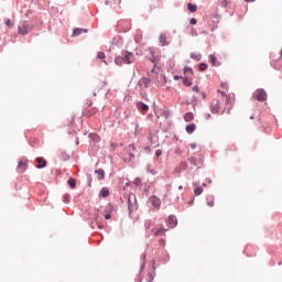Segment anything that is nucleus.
<instances>
[{"label":"nucleus","instance_id":"5701e85b","mask_svg":"<svg viewBox=\"0 0 282 282\" xmlns=\"http://www.w3.org/2000/svg\"><path fill=\"white\" fill-rule=\"evenodd\" d=\"M153 279H155V270L148 273V282H153Z\"/></svg>","mask_w":282,"mask_h":282},{"label":"nucleus","instance_id":"ea45409f","mask_svg":"<svg viewBox=\"0 0 282 282\" xmlns=\"http://www.w3.org/2000/svg\"><path fill=\"white\" fill-rule=\"evenodd\" d=\"M181 78L182 76H177V75L174 76V80H181Z\"/></svg>","mask_w":282,"mask_h":282},{"label":"nucleus","instance_id":"72a5a7b5","mask_svg":"<svg viewBox=\"0 0 282 282\" xmlns=\"http://www.w3.org/2000/svg\"><path fill=\"white\" fill-rule=\"evenodd\" d=\"M97 58H99V61H104V58H105V53H104V52H99V53L97 54Z\"/></svg>","mask_w":282,"mask_h":282},{"label":"nucleus","instance_id":"39448f33","mask_svg":"<svg viewBox=\"0 0 282 282\" xmlns=\"http://www.w3.org/2000/svg\"><path fill=\"white\" fill-rule=\"evenodd\" d=\"M166 230L169 229H165L164 226L161 225L152 229V234L154 235V237H162L166 232Z\"/></svg>","mask_w":282,"mask_h":282},{"label":"nucleus","instance_id":"f8f14e48","mask_svg":"<svg viewBox=\"0 0 282 282\" xmlns=\"http://www.w3.org/2000/svg\"><path fill=\"white\" fill-rule=\"evenodd\" d=\"M209 63H212L214 67H219L221 65V62H217L215 54L209 55Z\"/></svg>","mask_w":282,"mask_h":282},{"label":"nucleus","instance_id":"4c0bfd02","mask_svg":"<svg viewBox=\"0 0 282 282\" xmlns=\"http://www.w3.org/2000/svg\"><path fill=\"white\" fill-rule=\"evenodd\" d=\"M193 91L199 93V86H194Z\"/></svg>","mask_w":282,"mask_h":282},{"label":"nucleus","instance_id":"a19ab883","mask_svg":"<svg viewBox=\"0 0 282 282\" xmlns=\"http://www.w3.org/2000/svg\"><path fill=\"white\" fill-rule=\"evenodd\" d=\"M191 148H192V149H197V143H192V144H191Z\"/></svg>","mask_w":282,"mask_h":282},{"label":"nucleus","instance_id":"f257e3e1","mask_svg":"<svg viewBox=\"0 0 282 282\" xmlns=\"http://www.w3.org/2000/svg\"><path fill=\"white\" fill-rule=\"evenodd\" d=\"M116 65L121 66L123 63L126 65H131V63H135V55L129 51H122L121 56H117L115 58Z\"/></svg>","mask_w":282,"mask_h":282},{"label":"nucleus","instance_id":"58836bf2","mask_svg":"<svg viewBox=\"0 0 282 282\" xmlns=\"http://www.w3.org/2000/svg\"><path fill=\"white\" fill-rule=\"evenodd\" d=\"M12 21H10V19L6 20V25H11Z\"/></svg>","mask_w":282,"mask_h":282},{"label":"nucleus","instance_id":"c9c22d12","mask_svg":"<svg viewBox=\"0 0 282 282\" xmlns=\"http://www.w3.org/2000/svg\"><path fill=\"white\" fill-rule=\"evenodd\" d=\"M155 155H156V158H160V155H162V150H156Z\"/></svg>","mask_w":282,"mask_h":282},{"label":"nucleus","instance_id":"7ed1b4c3","mask_svg":"<svg viewBox=\"0 0 282 282\" xmlns=\"http://www.w3.org/2000/svg\"><path fill=\"white\" fill-rule=\"evenodd\" d=\"M210 109L213 113H219V110L221 109V99L216 98L212 101Z\"/></svg>","mask_w":282,"mask_h":282},{"label":"nucleus","instance_id":"f3484780","mask_svg":"<svg viewBox=\"0 0 282 282\" xmlns=\"http://www.w3.org/2000/svg\"><path fill=\"white\" fill-rule=\"evenodd\" d=\"M194 118H195V116L193 115V112H187L184 116L185 122H191Z\"/></svg>","mask_w":282,"mask_h":282},{"label":"nucleus","instance_id":"423d86ee","mask_svg":"<svg viewBox=\"0 0 282 282\" xmlns=\"http://www.w3.org/2000/svg\"><path fill=\"white\" fill-rule=\"evenodd\" d=\"M18 170L20 171V173H25V171H28V161H26V159H22L21 161H19Z\"/></svg>","mask_w":282,"mask_h":282},{"label":"nucleus","instance_id":"7c9ffc66","mask_svg":"<svg viewBox=\"0 0 282 282\" xmlns=\"http://www.w3.org/2000/svg\"><path fill=\"white\" fill-rule=\"evenodd\" d=\"M188 162L193 164V166H197V160L195 159V156H191L188 159Z\"/></svg>","mask_w":282,"mask_h":282},{"label":"nucleus","instance_id":"dca6fc26","mask_svg":"<svg viewBox=\"0 0 282 282\" xmlns=\"http://www.w3.org/2000/svg\"><path fill=\"white\" fill-rule=\"evenodd\" d=\"M109 195V188L108 187H104L100 189L99 192V197H107Z\"/></svg>","mask_w":282,"mask_h":282},{"label":"nucleus","instance_id":"1a4fd4ad","mask_svg":"<svg viewBox=\"0 0 282 282\" xmlns=\"http://www.w3.org/2000/svg\"><path fill=\"white\" fill-rule=\"evenodd\" d=\"M166 224L170 228H175L177 226V218L175 216H169Z\"/></svg>","mask_w":282,"mask_h":282},{"label":"nucleus","instance_id":"a211bd4d","mask_svg":"<svg viewBox=\"0 0 282 282\" xmlns=\"http://www.w3.org/2000/svg\"><path fill=\"white\" fill-rule=\"evenodd\" d=\"M207 206H209V208H213V206H215V196L207 197Z\"/></svg>","mask_w":282,"mask_h":282},{"label":"nucleus","instance_id":"b1692460","mask_svg":"<svg viewBox=\"0 0 282 282\" xmlns=\"http://www.w3.org/2000/svg\"><path fill=\"white\" fill-rule=\"evenodd\" d=\"M191 58H193L194 61H202V54L191 53Z\"/></svg>","mask_w":282,"mask_h":282},{"label":"nucleus","instance_id":"cd10ccee","mask_svg":"<svg viewBox=\"0 0 282 282\" xmlns=\"http://www.w3.org/2000/svg\"><path fill=\"white\" fill-rule=\"evenodd\" d=\"M67 183H68V185H69V187L70 188H76V180L75 178H69L68 181H67Z\"/></svg>","mask_w":282,"mask_h":282},{"label":"nucleus","instance_id":"c03bdc74","mask_svg":"<svg viewBox=\"0 0 282 282\" xmlns=\"http://www.w3.org/2000/svg\"><path fill=\"white\" fill-rule=\"evenodd\" d=\"M145 228H151V223H149V224L145 226Z\"/></svg>","mask_w":282,"mask_h":282},{"label":"nucleus","instance_id":"2eb2a0df","mask_svg":"<svg viewBox=\"0 0 282 282\" xmlns=\"http://www.w3.org/2000/svg\"><path fill=\"white\" fill-rule=\"evenodd\" d=\"M139 85H141V87H149L151 85V79L149 78H142L139 82Z\"/></svg>","mask_w":282,"mask_h":282},{"label":"nucleus","instance_id":"a878e982","mask_svg":"<svg viewBox=\"0 0 282 282\" xmlns=\"http://www.w3.org/2000/svg\"><path fill=\"white\" fill-rule=\"evenodd\" d=\"M198 69L199 72H206V69H208V65L206 63H200L198 65Z\"/></svg>","mask_w":282,"mask_h":282},{"label":"nucleus","instance_id":"6e6552de","mask_svg":"<svg viewBox=\"0 0 282 282\" xmlns=\"http://www.w3.org/2000/svg\"><path fill=\"white\" fill-rule=\"evenodd\" d=\"M35 162L37 163L36 169H45L47 166V161L43 158H36Z\"/></svg>","mask_w":282,"mask_h":282},{"label":"nucleus","instance_id":"e433bc0d","mask_svg":"<svg viewBox=\"0 0 282 282\" xmlns=\"http://www.w3.org/2000/svg\"><path fill=\"white\" fill-rule=\"evenodd\" d=\"M221 87H223V89H228V84L227 83H223Z\"/></svg>","mask_w":282,"mask_h":282},{"label":"nucleus","instance_id":"79ce46f5","mask_svg":"<svg viewBox=\"0 0 282 282\" xmlns=\"http://www.w3.org/2000/svg\"><path fill=\"white\" fill-rule=\"evenodd\" d=\"M247 1V3H252V2H254V0H246Z\"/></svg>","mask_w":282,"mask_h":282},{"label":"nucleus","instance_id":"bb28decb","mask_svg":"<svg viewBox=\"0 0 282 282\" xmlns=\"http://www.w3.org/2000/svg\"><path fill=\"white\" fill-rule=\"evenodd\" d=\"M184 74H186V76L187 77H189V76H193V68H191V67H185L184 68Z\"/></svg>","mask_w":282,"mask_h":282},{"label":"nucleus","instance_id":"f03ea898","mask_svg":"<svg viewBox=\"0 0 282 282\" xmlns=\"http://www.w3.org/2000/svg\"><path fill=\"white\" fill-rule=\"evenodd\" d=\"M253 97L259 102H265L268 100V94L263 90V88H259L253 93Z\"/></svg>","mask_w":282,"mask_h":282},{"label":"nucleus","instance_id":"aec40b11","mask_svg":"<svg viewBox=\"0 0 282 282\" xmlns=\"http://www.w3.org/2000/svg\"><path fill=\"white\" fill-rule=\"evenodd\" d=\"M218 3L221 8H228V6H230V0H218Z\"/></svg>","mask_w":282,"mask_h":282},{"label":"nucleus","instance_id":"2f4dec72","mask_svg":"<svg viewBox=\"0 0 282 282\" xmlns=\"http://www.w3.org/2000/svg\"><path fill=\"white\" fill-rule=\"evenodd\" d=\"M61 158L65 162V161L69 160V154H67L66 152H62Z\"/></svg>","mask_w":282,"mask_h":282},{"label":"nucleus","instance_id":"37998d69","mask_svg":"<svg viewBox=\"0 0 282 282\" xmlns=\"http://www.w3.org/2000/svg\"><path fill=\"white\" fill-rule=\"evenodd\" d=\"M184 188V186L180 185L178 186V191H182Z\"/></svg>","mask_w":282,"mask_h":282},{"label":"nucleus","instance_id":"f704fd0d","mask_svg":"<svg viewBox=\"0 0 282 282\" xmlns=\"http://www.w3.org/2000/svg\"><path fill=\"white\" fill-rule=\"evenodd\" d=\"M189 23H191V25H197V19L192 18Z\"/></svg>","mask_w":282,"mask_h":282},{"label":"nucleus","instance_id":"ddd939ff","mask_svg":"<svg viewBox=\"0 0 282 282\" xmlns=\"http://www.w3.org/2000/svg\"><path fill=\"white\" fill-rule=\"evenodd\" d=\"M219 94H221L223 98H226V102L227 105L232 104V98L230 97V95L226 94V90H219Z\"/></svg>","mask_w":282,"mask_h":282},{"label":"nucleus","instance_id":"a18cd8bd","mask_svg":"<svg viewBox=\"0 0 282 282\" xmlns=\"http://www.w3.org/2000/svg\"><path fill=\"white\" fill-rule=\"evenodd\" d=\"M280 56H281V58H282V48H281V51H280Z\"/></svg>","mask_w":282,"mask_h":282},{"label":"nucleus","instance_id":"0eeeda50","mask_svg":"<svg viewBox=\"0 0 282 282\" xmlns=\"http://www.w3.org/2000/svg\"><path fill=\"white\" fill-rule=\"evenodd\" d=\"M150 203L152 206H154V208H160V206H162V200H160L158 196L150 197Z\"/></svg>","mask_w":282,"mask_h":282},{"label":"nucleus","instance_id":"c85d7f7f","mask_svg":"<svg viewBox=\"0 0 282 282\" xmlns=\"http://www.w3.org/2000/svg\"><path fill=\"white\" fill-rule=\"evenodd\" d=\"M183 84L185 85V87H191V85H193V80L191 78L186 77L183 80Z\"/></svg>","mask_w":282,"mask_h":282},{"label":"nucleus","instance_id":"9b49d317","mask_svg":"<svg viewBox=\"0 0 282 282\" xmlns=\"http://www.w3.org/2000/svg\"><path fill=\"white\" fill-rule=\"evenodd\" d=\"M137 107H138L139 111H142L143 113H147V111H149V106L142 101H139L137 104Z\"/></svg>","mask_w":282,"mask_h":282},{"label":"nucleus","instance_id":"473e14b6","mask_svg":"<svg viewBox=\"0 0 282 282\" xmlns=\"http://www.w3.org/2000/svg\"><path fill=\"white\" fill-rule=\"evenodd\" d=\"M63 202H64V204H69V194H65L63 196Z\"/></svg>","mask_w":282,"mask_h":282},{"label":"nucleus","instance_id":"412c9836","mask_svg":"<svg viewBox=\"0 0 282 282\" xmlns=\"http://www.w3.org/2000/svg\"><path fill=\"white\" fill-rule=\"evenodd\" d=\"M95 173H97L98 180H105V170L99 169Z\"/></svg>","mask_w":282,"mask_h":282},{"label":"nucleus","instance_id":"4be33fe9","mask_svg":"<svg viewBox=\"0 0 282 282\" xmlns=\"http://www.w3.org/2000/svg\"><path fill=\"white\" fill-rule=\"evenodd\" d=\"M83 32H87V30H84V29H75V30L73 31V36H80V34H82Z\"/></svg>","mask_w":282,"mask_h":282},{"label":"nucleus","instance_id":"9d476101","mask_svg":"<svg viewBox=\"0 0 282 282\" xmlns=\"http://www.w3.org/2000/svg\"><path fill=\"white\" fill-rule=\"evenodd\" d=\"M113 212V206L108 205L104 210L105 219H111V213Z\"/></svg>","mask_w":282,"mask_h":282},{"label":"nucleus","instance_id":"c756f323","mask_svg":"<svg viewBox=\"0 0 282 282\" xmlns=\"http://www.w3.org/2000/svg\"><path fill=\"white\" fill-rule=\"evenodd\" d=\"M202 193H204V188H202V187H197V188H195V191H194V194H195L196 196L202 195Z\"/></svg>","mask_w":282,"mask_h":282},{"label":"nucleus","instance_id":"6ab92c4d","mask_svg":"<svg viewBox=\"0 0 282 282\" xmlns=\"http://www.w3.org/2000/svg\"><path fill=\"white\" fill-rule=\"evenodd\" d=\"M195 129H197V126H195V123H191V124L186 126V131L188 133H193L195 131Z\"/></svg>","mask_w":282,"mask_h":282},{"label":"nucleus","instance_id":"20e7f679","mask_svg":"<svg viewBox=\"0 0 282 282\" xmlns=\"http://www.w3.org/2000/svg\"><path fill=\"white\" fill-rule=\"evenodd\" d=\"M31 28L30 24H28V22L22 23V25H20L18 28V32L19 34H22V36H25V34H29Z\"/></svg>","mask_w":282,"mask_h":282},{"label":"nucleus","instance_id":"4468645a","mask_svg":"<svg viewBox=\"0 0 282 282\" xmlns=\"http://www.w3.org/2000/svg\"><path fill=\"white\" fill-rule=\"evenodd\" d=\"M159 41H160L161 45H163V47L166 45H170L169 41H166V34H161L159 37Z\"/></svg>","mask_w":282,"mask_h":282},{"label":"nucleus","instance_id":"393cba45","mask_svg":"<svg viewBox=\"0 0 282 282\" xmlns=\"http://www.w3.org/2000/svg\"><path fill=\"white\" fill-rule=\"evenodd\" d=\"M187 10H189L191 12H197V4L188 3Z\"/></svg>","mask_w":282,"mask_h":282}]
</instances>
